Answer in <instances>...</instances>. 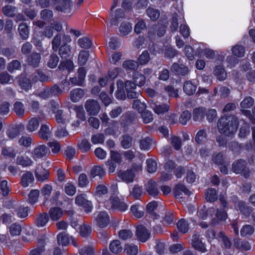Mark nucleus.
Segmentation results:
<instances>
[{"label": "nucleus", "instance_id": "obj_49", "mask_svg": "<svg viewBox=\"0 0 255 255\" xmlns=\"http://www.w3.org/2000/svg\"><path fill=\"white\" fill-rule=\"evenodd\" d=\"M90 174L93 178L97 176L102 177L105 175V171L100 166H94L91 170Z\"/></svg>", "mask_w": 255, "mask_h": 255}, {"label": "nucleus", "instance_id": "obj_58", "mask_svg": "<svg viewBox=\"0 0 255 255\" xmlns=\"http://www.w3.org/2000/svg\"><path fill=\"white\" fill-rule=\"evenodd\" d=\"M59 61V59L57 54L52 53L50 55L47 62V66L50 68H54L57 66Z\"/></svg>", "mask_w": 255, "mask_h": 255}, {"label": "nucleus", "instance_id": "obj_62", "mask_svg": "<svg viewBox=\"0 0 255 255\" xmlns=\"http://www.w3.org/2000/svg\"><path fill=\"white\" fill-rule=\"evenodd\" d=\"M108 192V189L106 186L104 184L98 185L95 189V195L98 197H101L103 195H105Z\"/></svg>", "mask_w": 255, "mask_h": 255}, {"label": "nucleus", "instance_id": "obj_13", "mask_svg": "<svg viewBox=\"0 0 255 255\" xmlns=\"http://www.w3.org/2000/svg\"><path fill=\"white\" fill-rule=\"evenodd\" d=\"M150 235V232L144 226L140 225L136 227V236L140 242H146L149 239Z\"/></svg>", "mask_w": 255, "mask_h": 255}, {"label": "nucleus", "instance_id": "obj_23", "mask_svg": "<svg viewBox=\"0 0 255 255\" xmlns=\"http://www.w3.org/2000/svg\"><path fill=\"white\" fill-rule=\"evenodd\" d=\"M208 137L207 130L205 128L200 129L195 136V141L198 144L205 143Z\"/></svg>", "mask_w": 255, "mask_h": 255}, {"label": "nucleus", "instance_id": "obj_21", "mask_svg": "<svg viewBox=\"0 0 255 255\" xmlns=\"http://www.w3.org/2000/svg\"><path fill=\"white\" fill-rule=\"evenodd\" d=\"M206 108L199 107L195 108L193 111V119L196 122H202L204 119Z\"/></svg>", "mask_w": 255, "mask_h": 255}, {"label": "nucleus", "instance_id": "obj_16", "mask_svg": "<svg viewBox=\"0 0 255 255\" xmlns=\"http://www.w3.org/2000/svg\"><path fill=\"white\" fill-rule=\"evenodd\" d=\"M109 202L111 204L112 209H117L121 211H125L128 208V205L121 201L118 197H111Z\"/></svg>", "mask_w": 255, "mask_h": 255}, {"label": "nucleus", "instance_id": "obj_64", "mask_svg": "<svg viewBox=\"0 0 255 255\" xmlns=\"http://www.w3.org/2000/svg\"><path fill=\"white\" fill-rule=\"evenodd\" d=\"M125 252L128 255H136L138 253V248L134 245H126Z\"/></svg>", "mask_w": 255, "mask_h": 255}, {"label": "nucleus", "instance_id": "obj_26", "mask_svg": "<svg viewBox=\"0 0 255 255\" xmlns=\"http://www.w3.org/2000/svg\"><path fill=\"white\" fill-rule=\"evenodd\" d=\"M85 94V91L81 88L73 89L70 92V99L73 102H78Z\"/></svg>", "mask_w": 255, "mask_h": 255}, {"label": "nucleus", "instance_id": "obj_51", "mask_svg": "<svg viewBox=\"0 0 255 255\" xmlns=\"http://www.w3.org/2000/svg\"><path fill=\"white\" fill-rule=\"evenodd\" d=\"M152 140L148 137L142 138L139 141V147L141 150H149L151 145Z\"/></svg>", "mask_w": 255, "mask_h": 255}, {"label": "nucleus", "instance_id": "obj_45", "mask_svg": "<svg viewBox=\"0 0 255 255\" xmlns=\"http://www.w3.org/2000/svg\"><path fill=\"white\" fill-rule=\"evenodd\" d=\"M205 198L208 201L214 202L218 198L217 191L213 188L208 189L205 193Z\"/></svg>", "mask_w": 255, "mask_h": 255}, {"label": "nucleus", "instance_id": "obj_55", "mask_svg": "<svg viewBox=\"0 0 255 255\" xmlns=\"http://www.w3.org/2000/svg\"><path fill=\"white\" fill-rule=\"evenodd\" d=\"M177 227L178 230L184 234L187 233L189 230V224L184 219H181L178 222Z\"/></svg>", "mask_w": 255, "mask_h": 255}, {"label": "nucleus", "instance_id": "obj_38", "mask_svg": "<svg viewBox=\"0 0 255 255\" xmlns=\"http://www.w3.org/2000/svg\"><path fill=\"white\" fill-rule=\"evenodd\" d=\"M214 74L217 77V79L220 81H224L227 77V73L225 70L223 66L221 65L217 66L215 67Z\"/></svg>", "mask_w": 255, "mask_h": 255}, {"label": "nucleus", "instance_id": "obj_33", "mask_svg": "<svg viewBox=\"0 0 255 255\" xmlns=\"http://www.w3.org/2000/svg\"><path fill=\"white\" fill-rule=\"evenodd\" d=\"M71 48L69 45L64 44L59 49V54L63 59H68L71 55Z\"/></svg>", "mask_w": 255, "mask_h": 255}, {"label": "nucleus", "instance_id": "obj_56", "mask_svg": "<svg viewBox=\"0 0 255 255\" xmlns=\"http://www.w3.org/2000/svg\"><path fill=\"white\" fill-rule=\"evenodd\" d=\"M89 56V53L86 50H82L80 52L78 56V64L83 66L84 65L88 60Z\"/></svg>", "mask_w": 255, "mask_h": 255}, {"label": "nucleus", "instance_id": "obj_11", "mask_svg": "<svg viewBox=\"0 0 255 255\" xmlns=\"http://www.w3.org/2000/svg\"><path fill=\"white\" fill-rule=\"evenodd\" d=\"M191 245L195 249L201 253H205L207 251L205 244L202 242L200 236L198 234L196 233L193 235Z\"/></svg>", "mask_w": 255, "mask_h": 255}, {"label": "nucleus", "instance_id": "obj_57", "mask_svg": "<svg viewBox=\"0 0 255 255\" xmlns=\"http://www.w3.org/2000/svg\"><path fill=\"white\" fill-rule=\"evenodd\" d=\"M13 110L16 114L20 117L23 116L25 112L23 104L20 102H16L14 103Z\"/></svg>", "mask_w": 255, "mask_h": 255}, {"label": "nucleus", "instance_id": "obj_40", "mask_svg": "<svg viewBox=\"0 0 255 255\" xmlns=\"http://www.w3.org/2000/svg\"><path fill=\"white\" fill-rule=\"evenodd\" d=\"M183 192L186 195H189L191 192L182 184H178L175 186L174 193L176 198L180 197L181 192Z\"/></svg>", "mask_w": 255, "mask_h": 255}, {"label": "nucleus", "instance_id": "obj_37", "mask_svg": "<svg viewBox=\"0 0 255 255\" xmlns=\"http://www.w3.org/2000/svg\"><path fill=\"white\" fill-rule=\"evenodd\" d=\"M109 248L112 253L114 254L120 253L123 250L121 242L117 240H114L110 243Z\"/></svg>", "mask_w": 255, "mask_h": 255}, {"label": "nucleus", "instance_id": "obj_63", "mask_svg": "<svg viewBox=\"0 0 255 255\" xmlns=\"http://www.w3.org/2000/svg\"><path fill=\"white\" fill-rule=\"evenodd\" d=\"M92 233L91 227L87 225L84 224L80 227V234L84 238L89 237Z\"/></svg>", "mask_w": 255, "mask_h": 255}, {"label": "nucleus", "instance_id": "obj_4", "mask_svg": "<svg viewBox=\"0 0 255 255\" xmlns=\"http://www.w3.org/2000/svg\"><path fill=\"white\" fill-rule=\"evenodd\" d=\"M166 32L165 26L161 24H153L149 28L148 32V37L151 40H154L156 37L163 36Z\"/></svg>", "mask_w": 255, "mask_h": 255}, {"label": "nucleus", "instance_id": "obj_30", "mask_svg": "<svg viewBox=\"0 0 255 255\" xmlns=\"http://www.w3.org/2000/svg\"><path fill=\"white\" fill-rule=\"evenodd\" d=\"M125 13L122 9H118L115 11V15L110 20V23L112 25H117L119 21L125 17Z\"/></svg>", "mask_w": 255, "mask_h": 255}, {"label": "nucleus", "instance_id": "obj_3", "mask_svg": "<svg viewBox=\"0 0 255 255\" xmlns=\"http://www.w3.org/2000/svg\"><path fill=\"white\" fill-rule=\"evenodd\" d=\"M138 122V115L133 111H128L122 117L121 126L124 132H127L129 126L136 124Z\"/></svg>", "mask_w": 255, "mask_h": 255}, {"label": "nucleus", "instance_id": "obj_9", "mask_svg": "<svg viewBox=\"0 0 255 255\" xmlns=\"http://www.w3.org/2000/svg\"><path fill=\"white\" fill-rule=\"evenodd\" d=\"M110 221V217L105 211L98 212L97 216L95 217V222L96 225L100 228L106 227L109 224Z\"/></svg>", "mask_w": 255, "mask_h": 255}, {"label": "nucleus", "instance_id": "obj_47", "mask_svg": "<svg viewBox=\"0 0 255 255\" xmlns=\"http://www.w3.org/2000/svg\"><path fill=\"white\" fill-rule=\"evenodd\" d=\"M142 121L144 124H148L153 120V114L148 110H143L140 113Z\"/></svg>", "mask_w": 255, "mask_h": 255}, {"label": "nucleus", "instance_id": "obj_8", "mask_svg": "<svg viewBox=\"0 0 255 255\" xmlns=\"http://www.w3.org/2000/svg\"><path fill=\"white\" fill-rule=\"evenodd\" d=\"M86 73L85 68H79L77 71V76L70 78L69 79L70 83L73 85L83 86Z\"/></svg>", "mask_w": 255, "mask_h": 255}, {"label": "nucleus", "instance_id": "obj_61", "mask_svg": "<svg viewBox=\"0 0 255 255\" xmlns=\"http://www.w3.org/2000/svg\"><path fill=\"white\" fill-rule=\"evenodd\" d=\"M191 113L187 110H185L183 111L179 117V122L182 125H186L187 122L191 119Z\"/></svg>", "mask_w": 255, "mask_h": 255}, {"label": "nucleus", "instance_id": "obj_24", "mask_svg": "<svg viewBox=\"0 0 255 255\" xmlns=\"http://www.w3.org/2000/svg\"><path fill=\"white\" fill-rule=\"evenodd\" d=\"M38 134L42 139L47 140L51 137L52 133L49 126L43 124L41 126Z\"/></svg>", "mask_w": 255, "mask_h": 255}, {"label": "nucleus", "instance_id": "obj_18", "mask_svg": "<svg viewBox=\"0 0 255 255\" xmlns=\"http://www.w3.org/2000/svg\"><path fill=\"white\" fill-rule=\"evenodd\" d=\"M171 71L176 75L185 76L189 73V69L188 67L183 64L174 63L171 66Z\"/></svg>", "mask_w": 255, "mask_h": 255}, {"label": "nucleus", "instance_id": "obj_29", "mask_svg": "<svg viewBox=\"0 0 255 255\" xmlns=\"http://www.w3.org/2000/svg\"><path fill=\"white\" fill-rule=\"evenodd\" d=\"M118 90L116 92V97L120 100H124L126 96L124 89V84L122 81L118 80L117 82Z\"/></svg>", "mask_w": 255, "mask_h": 255}, {"label": "nucleus", "instance_id": "obj_60", "mask_svg": "<svg viewBox=\"0 0 255 255\" xmlns=\"http://www.w3.org/2000/svg\"><path fill=\"white\" fill-rule=\"evenodd\" d=\"M255 232V229L253 226L250 225H246L243 227L241 230V235L242 237H245L247 235H251Z\"/></svg>", "mask_w": 255, "mask_h": 255}, {"label": "nucleus", "instance_id": "obj_42", "mask_svg": "<svg viewBox=\"0 0 255 255\" xmlns=\"http://www.w3.org/2000/svg\"><path fill=\"white\" fill-rule=\"evenodd\" d=\"M123 67L127 70H136L138 67V63L134 60H126L123 63Z\"/></svg>", "mask_w": 255, "mask_h": 255}, {"label": "nucleus", "instance_id": "obj_25", "mask_svg": "<svg viewBox=\"0 0 255 255\" xmlns=\"http://www.w3.org/2000/svg\"><path fill=\"white\" fill-rule=\"evenodd\" d=\"M34 178L30 171H27L23 173L21 177V184L24 187H28L34 181Z\"/></svg>", "mask_w": 255, "mask_h": 255}, {"label": "nucleus", "instance_id": "obj_14", "mask_svg": "<svg viewBox=\"0 0 255 255\" xmlns=\"http://www.w3.org/2000/svg\"><path fill=\"white\" fill-rule=\"evenodd\" d=\"M41 59V56L40 53L33 52L27 58V63L28 65L37 68L39 66Z\"/></svg>", "mask_w": 255, "mask_h": 255}, {"label": "nucleus", "instance_id": "obj_36", "mask_svg": "<svg viewBox=\"0 0 255 255\" xmlns=\"http://www.w3.org/2000/svg\"><path fill=\"white\" fill-rule=\"evenodd\" d=\"M234 246L237 249L243 251H249L251 249V245L248 241H241L240 239H237L235 241Z\"/></svg>", "mask_w": 255, "mask_h": 255}, {"label": "nucleus", "instance_id": "obj_59", "mask_svg": "<svg viewBox=\"0 0 255 255\" xmlns=\"http://www.w3.org/2000/svg\"><path fill=\"white\" fill-rule=\"evenodd\" d=\"M78 44L81 47L88 49L91 47L92 43L89 38L84 37L78 39Z\"/></svg>", "mask_w": 255, "mask_h": 255}, {"label": "nucleus", "instance_id": "obj_27", "mask_svg": "<svg viewBox=\"0 0 255 255\" xmlns=\"http://www.w3.org/2000/svg\"><path fill=\"white\" fill-rule=\"evenodd\" d=\"M183 89L186 95L191 96L196 92L197 86L193 84L191 81H187L184 82Z\"/></svg>", "mask_w": 255, "mask_h": 255}, {"label": "nucleus", "instance_id": "obj_35", "mask_svg": "<svg viewBox=\"0 0 255 255\" xmlns=\"http://www.w3.org/2000/svg\"><path fill=\"white\" fill-rule=\"evenodd\" d=\"M18 30L21 38L23 40H26L29 34L28 26L26 23L21 22L18 26Z\"/></svg>", "mask_w": 255, "mask_h": 255}, {"label": "nucleus", "instance_id": "obj_7", "mask_svg": "<svg viewBox=\"0 0 255 255\" xmlns=\"http://www.w3.org/2000/svg\"><path fill=\"white\" fill-rule=\"evenodd\" d=\"M52 5L55 9L58 11L64 13L69 12L72 6L70 0H51Z\"/></svg>", "mask_w": 255, "mask_h": 255}, {"label": "nucleus", "instance_id": "obj_48", "mask_svg": "<svg viewBox=\"0 0 255 255\" xmlns=\"http://www.w3.org/2000/svg\"><path fill=\"white\" fill-rule=\"evenodd\" d=\"M17 164L20 165L23 167L30 166L32 163V161L28 157L18 156L16 159Z\"/></svg>", "mask_w": 255, "mask_h": 255}, {"label": "nucleus", "instance_id": "obj_41", "mask_svg": "<svg viewBox=\"0 0 255 255\" xmlns=\"http://www.w3.org/2000/svg\"><path fill=\"white\" fill-rule=\"evenodd\" d=\"M133 79L134 83L139 87L144 86L146 82L145 77L141 74L138 72H134L133 73Z\"/></svg>", "mask_w": 255, "mask_h": 255}, {"label": "nucleus", "instance_id": "obj_15", "mask_svg": "<svg viewBox=\"0 0 255 255\" xmlns=\"http://www.w3.org/2000/svg\"><path fill=\"white\" fill-rule=\"evenodd\" d=\"M50 152L48 147L45 145H39L36 146L32 152L34 158H40L45 156Z\"/></svg>", "mask_w": 255, "mask_h": 255}, {"label": "nucleus", "instance_id": "obj_39", "mask_svg": "<svg viewBox=\"0 0 255 255\" xmlns=\"http://www.w3.org/2000/svg\"><path fill=\"white\" fill-rule=\"evenodd\" d=\"M40 18L45 21L50 22L53 19V12L49 9H44L40 12Z\"/></svg>", "mask_w": 255, "mask_h": 255}, {"label": "nucleus", "instance_id": "obj_50", "mask_svg": "<svg viewBox=\"0 0 255 255\" xmlns=\"http://www.w3.org/2000/svg\"><path fill=\"white\" fill-rule=\"evenodd\" d=\"M57 242L59 245L67 246L69 243V236L65 232H62L57 236Z\"/></svg>", "mask_w": 255, "mask_h": 255}, {"label": "nucleus", "instance_id": "obj_53", "mask_svg": "<svg viewBox=\"0 0 255 255\" xmlns=\"http://www.w3.org/2000/svg\"><path fill=\"white\" fill-rule=\"evenodd\" d=\"M232 51L234 55L240 58L243 57L245 53V47L240 45H236L233 47Z\"/></svg>", "mask_w": 255, "mask_h": 255}, {"label": "nucleus", "instance_id": "obj_19", "mask_svg": "<svg viewBox=\"0 0 255 255\" xmlns=\"http://www.w3.org/2000/svg\"><path fill=\"white\" fill-rule=\"evenodd\" d=\"M34 173L38 182H43L48 180L49 177V171L42 167L37 168L35 170Z\"/></svg>", "mask_w": 255, "mask_h": 255}, {"label": "nucleus", "instance_id": "obj_46", "mask_svg": "<svg viewBox=\"0 0 255 255\" xmlns=\"http://www.w3.org/2000/svg\"><path fill=\"white\" fill-rule=\"evenodd\" d=\"M78 146L82 152H87L90 150L91 145L87 139L84 138L78 141Z\"/></svg>", "mask_w": 255, "mask_h": 255}, {"label": "nucleus", "instance_id": "obj_32", "mask_svg": "<svg viewBox=\"0 0 255 255\" xmlns=\"http://www.w3.org/2000/svg\"><path fill=\"white\" fill-rule=\"evenodd\" d=\"M39 126V119L37 118H32L28 122L26 128L29 132L35 131Z\"/></svg>", "mask_w": 255, "mask_h": 255}, {"label": "nucleus", "instance_id": "obj_52", "mask_svg": "<svg viewBox=\"0 0 255 255\" xmlns=\"http://www.w3.org/2000/svg\"><path fill=\"white\" fill-rule=\"evenodd\" d=\"M255 100L251 96L246 97L240 103V107L242 109H249L251 108L254 104Z\"/></svg>", "mask_w": 255, "mask_h": 255}, {"label": "nucleus", "instance_id": "obj_1", "mask_svg": "<svg viewBox=\"0 0 255 255\" xmlns=\"http://www.w3.org/2000/svg\"><path fill=\"white\" fill-rule=\"evenodd\" d=\"M239 127L238 118L234 115H224L218 122L219 131L226 136L234 134Z\"/></svg>", "mask_w": 255, "mask_h": 255}, {"label": "nucleus", "instance_id": "obj_20", "mask_svg": "<svg viewBox=\"0 0 255 255\" xmlns=\"http://www.w3.org/2000/svg\"><path fill=\"white\" fill-rule=\"evenodd\" d=\"M118 176L123 181L128 183L132 182L134 178V174L131 170H120L118 173Z\"/></svg>", "mask_w": 255, "mask_h": 255}, {"label": "nucleus", "instance_id": "obj_43", "mask_svg": "<svg viewBox=\"0 0 255 255\" xmlns=\"http://www.w3.org/2000/svg\"><path fill=\"white\" fill-rule=\"evenodd\" d=\"M147 15L152 20H157L160 15V11L156 8L149 7L146 10Z\"/></svg>", "mask_w": 255, "mask_h": 255}, {"label": "nucleus", "instance_id": "obj_44", "mask_svg": "<svg viewBox=\"0 0 255 255\" xmlns=\"http://www.w3.org/2000/svg\"><path fill=\"white\" fill-rule=\"evenodd\" d=\"M152 109L156 114L159 115L167 112L169 109V106L166 104H154Z\"/></svg>", "mask_w": 255, "mask_h": 255}, {"label": "nucleus", "instance_id": "obj_28", "mask_svg": "<svg viewBox=\"0 0 255 255\" xmlns=\"http://www.w3.org/2000/svg\"><path fill=\"white\" fill-rule=\"evenodd\" d=\"M49 220L48 215L46 213H42L37 216L35 224L38 227H44L48 223Z\"/></svg>", "mask_w": 255, "mask_h": 255}, {"label": "nucleus", "instance_id": "obj_54", "mask_svg": "<svg viewBox=\"0 0 255 255\" xmlns=\"http://www.w3.org/2000/svg\"><path fill=\"white\" fill-rule=\"evenodd\" d=\"M142 193V188L138 185H135L130 190L129 195L135 199H138L141 196Z\"/></svg>", "mask_w": 255, "mask_h": 255}, {"label": "nucleus", "instance_id": "obj_31", "mask_svg": "<svg viewBox=\"0 0 255 255\" xmlns=\"http://www.w3.org/2000/svg\"><path fill=\"white\" fill-rule=\"evenodd\" d=\"M49 215L52 221H57L63 215V211L59 207L51 208L49 211Z\"/></svg>", "mask_w": 255, "mask_h": 255}, {"label": "nucleus", "instance_id": "obj_2", "mask_svg": "<svg viewBox=\"0 0 255 255\" xmlns=\"http://www.w3.org/2000/svg\"><path fill=\"white\" fill-rule=\"evenodd\" d=\"M232 171L236 174H240L246 178L250 175V170L247 161L242 159H237L232 164Z\"/></svg>", "mask_w": 255, "mask_h": 255}, {"label": "nucleus", "instance_id": "obj_12", "mask_svg": "<svg viewBox=\"0 0 255 255\" xmlns=\"http://www.w3.org/2000/svg\"><path fill=\"white\" fill-rule=\"evenodd\" d=\"M30 78L34 83L37 82L38 81L47 82L50 80V78L40 69L36 70L30 76Z\"/></svg>", "mask_w": 255, "mask_h": 255}, {"label": "nucleus", "instance_id": "obj_34", "mask_svg": "<svg viewBox=\"0 0 255 255\" xmlns=\"http://www.w3.org/2000/svg\"><path fill=\"white\" fill-rule=\"evenodd\" d=\"M119 30L121 35L126 36L131 31V24L129 22H123L119 26Z\"/></svg>", "mask_w": 255, "mask_h": 255}, {"label": "nucleus", "instance_id": "obj_6", "mask_svg": "<svg viewBox=\"0 0 255 255\" xmlns=\"http://www.w3.org/2000/svg\"><path fill=\"white\" fill-rule=\"evenodd\" d=\"M86 195L84 194L78 195L75 198V203L79 206H82L85 211L87 213H90L92 211L93 206L91 201L88 200L86 198Z\"/></svg>", "mask_w": 255, "mask_h": 255}, {"label": "nucleus", "instance_id": "obj_17", "mask_svg": "<svg viewBox=\"0 0 255 255\" xmlns=\"http://www.w3.org/2000/svg\"><path fill=\"white\" fill-rule=\"evenodd\" d=\"M146 191L150 196L156 197L160 194L157 183L153 180H150L145 186Z\"/></svg>", "mask_w": 255, "mask_h": 255}, {"label": "nucleus", "instance_id": "obj_22", "mask_svg": "<svg viewBox=\"0 0 255 255\" xmlns=\"http://www.w3.org/2000/svg\"><path fill=\"white\" fill-rule=\"evenodd\" d=\"M132 137L128 134H123L120 138V144L125 149H129L132 146Z\"/></svg>", "mask_w": 255, "mask_h": 255}, {"label": "nucleus", "instance_id": "obj_5", "mask_svg": "<svg viewBox=\"0 0 255 255\" xmlns=\"http://www.w3.org/2000/svg\"><path fill=\"white\" fill-rule=\"evenodd\" d=\"M84 107L89 116H97L101 110L99 103L94 99L88 100L84 105Z\"/></svg>", "mask_w": 255, "mask_h": 255}, {"label": "nucleus", "instance_id": "obj_10", "mask_svg": "<svg viewBox=\"0 0 255 255\" xmlns=\"http://www.w3.org/2000/svg\"><path fill=\"white\" fill-rule=\"evenodd\" d=\"M219 200L223 209H217L216 217L221 221L225 220L227 218V213L225 210L228 208V203L226 198L223 195H220Z\"/></svg>", "mask_w": 255, "mask_h": 255}]
</instances>
